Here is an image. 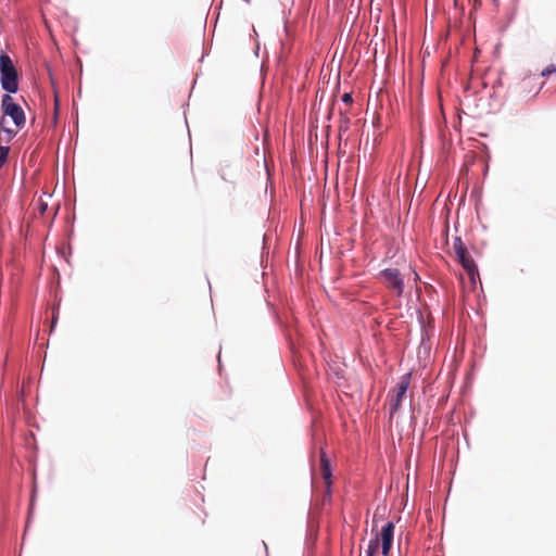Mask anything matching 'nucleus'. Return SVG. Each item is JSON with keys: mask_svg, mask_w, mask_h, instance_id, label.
<instances>
[{"mask_svg": "<svg viewBox=\"0 0 556 556\" xmlns=\"http://www.w3.org/2000/svg\"><path fill=\"white\" fill-rule=\"evenodd\" d=\"M453 248L459 263L468 274L469 279L475 283V277L478 276L479 273L473 258L459 238L455 240Z\"/></svg>", "mask_w": 556, "mask_h": 556, "instance_id": "2", "label": "nucleus"}, {"mask_svg": "<svg viewBox=\"0 0 556 556\" xmlns=\"http://www.w3.org/2000/svg\"><path fill=\"white\" fill-rule=\"evenodd\" d=\"M379 548V539L375 538L369 541L367 549L365 551V556H375Z\"/></svg>", "mask_w": 556, "mask_h": 556, "instance_id": "8", "label": "nucleus"}, {"mask_svg": "<svg viewBox=\"0 0 556 556\" xmlns=\"http://www.w3.org/2000/svg\"><path fill=\"white\" fill-rule=\"evenodd\" d=\"M320 467H321L320 468L321 476L326 482L327 489H329L331 485V468H330V463L324 452L320 455Z\"/></svg>", "mask_w": 556, "mask_h": 556, "instance_id": "7", "label": "nucleus"}, {"mask_svg": "<svg viewBox=\"0 0 556 556\" xmlns=\"http://www.w3.org/2000/svg\"><path fill=\"white\" fill-rule=\"evenodd\" d=\"M556 73V65H549L546 68H544L541 73L543 77H547L551 74Z\"/></svg>", "mask_w": 556, "mask_h": 556, "instance_id": "11", "label": "nucleus"}, {"mask_svg": "<svg viewBox=\"0 0 556 556\" xmlns=\"http://www.w3.org/2000/svg\"><path fill=\"white\" fill-rule=\"evenodd\" d=\"M341 116H342V118H341L339 129H340V131H342V130L345 131L349 129L350 118L346 115H344L343 113H341Z\"/></svg>", "mask_w": 556, "mask_h": 556, "instance_id": "10", "label": "nucleus"}, {"mask_svg": "<svg viewBox=\"0 0 556 556\" xmlns=\"http://www.w3.org/2000/svg\"><path fill=\"white\" fill-rule=\"evenodd\" d=\"M393 535L394 523L389 521L381 528L380 533L375 536L379 539V544L381 545V553L383 556H389L393 544Z\"/></svg>", "mask_w": 556, "mask_h": 556, "instance_id": "6", "label": "nucleus"}, {"mask_svg": "<svg viewBox=\"0 0 556 556\" xmlns=\"http://www.w3.org/2000/svg\"><path fill=\"white\" fill-rule=\"evenodd\" d=\"M10 148L0 146V168L7 163Z\"/></svg>", "mask_w": 556, "mask_h": 556, "instance_id": "9", "label": "nucleus"}, {"mask_svg": "<svg viewBox=\"0 0 556 556\" xmlns=\"http://www.w3.org/2000/svg\"><path fill=\"white\" fill-rule=\"evenodd\" d=\"M0 81L2 88L10 93L18 90V74L7 53L0 54Z\"/></svg>", "mask_w": 556, "mask_h": 556, "instance_id": "1", "label": "nucleus"}, {"mask_svg": "<svg viewBox=\"0 0 556 556\" xmlns=\"http://www.w3.org/2000/svg\"><path fill=\"white\" fill-rule=\"evenodd\" d=\"M7 131L10 134V136H14L16 134L15 131H10V130H7Z\"/></svg>", "mask_w": 556, "mask_h": 556, "instance_id": "13", "label": "nucleus"}, {"mask_svg": "<svg viewBox=\"0 0 556 556\" xmlns=\"http://www.w3.org/2000/svg\"><path fill=\"white\" fill-rule=\"evenodd\" d=\"M380 281L397 296L404 291V280L397 268H387L379 273Z\"/></svg>", "mask_w": 556, "mask_h": 556, "instance_id": "3", "label": "nucleus"}, {"mask_svg": "<svg viewBox=\"0 0 556 556\" xmlns=\"http://www.w3.org/2000/svg\"><path fill=\"white\" fill-rule=\"evenodd\" d=\"M1 106L3 113L12 118L17 128H22L25 125V114L23 109L14 102L10 94L2 97Z\"/></svg>", "mask_w": 556, "mask_h": 556, "instance_id": "5", "label": "nucleus"}, {"mask_svg": "<svg viewBox=\"0 0 556 556\" xmlns=\"http://www.w3.org/2000/svg\"><path fill=\"white\" fill-rule=\"evenodd\" d=\"M342 101H343L345 104L350 105V104L353 102L352 94H351V93H344V94L342 96Z\"/></svg>", "mask_w": 556, "mask_h": 556, "instance_id": "12", "label": "nucleus"}, {"mask_svg": "<svg viewBox=\"0 0 556 556\" xmlns=\"http://www.w3.org/2000/svg\"><path fill=\"white\" fill-rule=\"evenodd\" d=\"M410 375H404L389 394L390 415H394L404 400L409 387Z\"/></svg>", "mask_w": 556, "mask_h": 556, "instance_id": "4", "label": "nucleus"}]
</instances>
